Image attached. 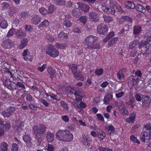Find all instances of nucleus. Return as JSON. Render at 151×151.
<instances>
[{"mask_svg": "<svg viewBox=\"0 0 151 151\" xmlns=\"http://www.w3.org/2000/svg\"><path fill=\"white\" fill-rule=\"evenodd\" d=\"M55 4L60 5H63L65 4V1L64 0H53Z\"/></svg>", "mask_w": 151, "mask_h": 151, "instance_id": "41", "label": "nucleus"}, {"mask_svg": "<svg viewBox=\"0 0 151 151\" xmlns=\"http://www.w3.org/2000/svg\"><path fill=\"white\" fill-rule=\"evenodd\" d=\"M46 53L52 57L55 58L58 56L59 53L57 50L52 47H48L46 51Z\"/></svg>", "mask_w": 151, "mask_h": 151, "instance_id": "5", "label": "nucleus"}, {"mask_svg": "<svg viewBox=\"0 0 151 151\" xmlns=\"http://www.w3.org/2000/svg\"><path fill=\"white\" fill-rule=\"evenodd\" d=\"M104 71V70L102 68H100L96 70L95 71V73L97 76L102 75Z\"/></svg>", "mask_w": 151, "mask_h": 151, "instance_id": "49", "label": "nucleus"}, {"mask_svg": "<svg viewBox=\"0 0 151 151\" xmlns=\"http://www.w3.org/2000/svg\"><path fill=\"white\" fill-rule=\"evenodd\" d=\"M98 137L101 139H103L106 136L105 133H97Z\"/></svg>", "mask_w": 151, "mask_h": 151, "instance_id": "60", "label": "nucleus"}, {"mask_svg": "<svg viewBox=\"0 0 151 151\" xmlns=\"http://www.w3.org/2000/svg\"><path fill=\"white\" fill-rule=\"evenodd\" d=\"M125 5L126 8L128 9H134L135 8V6L132 2L129 1L125 2Z\"/></svg>", "mask_w": 151, "mask_h": 151, "instance_id": "31", "label": "nucleus"}, {"mask_svg": "<svg viewBox=\"0 0 151 151\" xmlns=\"http://www.w3.org/2000/svg\"><path fill=\"white\" fill-rule=\"evenodd\" d=\"M40 17L38 15H36L33 17L31 19V22L34 24H38L41 21Z\"/></svg>", "mask_w": 151, "mask_h": 151, "instance_id": "19", "label": "nucleus"}, {"mask_svg": "<svg viewBox=\"0 0 151 151\" xmlns=\"http://www.w3.org/2000/svg\"><path fill=\"white\" fill-rule=\"evenodd\" d=\"M72 16L78 18L81 14V12L79 9L77 8H74L71 12Z\"/></svg>", "mask_w": 151, "mask_h": 151, "instance_id": "13", "label": "nucleus"}, {"mask_svg": "<svg viewBox=\"0 0 151 151\" xmlns=\"http://www.w3.org/2000/svg\"><path fill=\"white\" fill-rule=\"evenodd\" d=\"M144 101L142 102V105L144 106L145 104L149 103L150 104L151 101V99L149 96L144 95L142 96Z\"/></svg>", "mask_w": 151, "mask_h": 151, "instance_id": "21", "label": "nucleus"}, {"mask_svg": "<svg viewBox=\"0 0 151 151\" xmlns=\"http://www.w3.org/2000/svg\"><path fill=\"white\" fill-rule=\"evenodd\" d=\"M73 76L75 78L78 80H80L81 81H83L84 80V78L83 75L79 71L77 72Z\"/></svg>", "mask_w": 151, "mask_h": 151, "instance_id": "29", "label": "nucleus"}, {"mask_svg": "<svg viewBox=\"0 0 151 151\" xmlns=\"http://www.w3.org/2000/svg\"><path fill=\"white\" fill-rule=\"evenodd\" d=\"M63 24L64 26L67 27H70L72 25V23L69 20H64L63 23Z\"/></svg>", "mask_w": 151, "mask_h": 151, "instance_id": "43", "label": "nucleus"}, {"mask_svg": "<svg viewBox=\"0 0 151 151\" xmlns=\"http://www.w3.org/2000/svg\"><path fill=\"white\" fill-rule=\"evenodd\" d=\"M1 114L4 117L6 118L10 117L11 116V114L8 111H3L1 112Z\"/></svg>", "mask_w": 151, "mask_h": 151, "instance_id": "45", "label": "nucleus"}, {"mask_svg": "<svg viewBox=\"0 0 151 151\" xmlns=\"http://www.w3.org/2000/svg\"><path fill=\"white\" fill-rule=\"evenodd\" d=\"M81 22L85 24L86 22L87 17L86 16H81L79 18Z\"/></svg>", "mask_w": 151, "mask_h": 151, "instance_id": "55", "label": "nucleus"}, {"mask_svg": "<svg viewBox=\"0 0 151 151\" xmlns=\"http://www.w3.org/2000/svg\"><path fill=\"white\" fill-rule=\"evenodd\" d=\"M29 107L30 109L34 110H37L38 108L37 106L35 105L32 103L29 104Z\"/></svg>", "mask_w": 151, "mask_h": 151, "instance_id": "61", "label": "nucleus"}, {"mask_svg": "<svg viewBox=\"0 0 151 151\" xmlns=\"http://www.w3.org/2000/svg\"><path fill=\"white\" fill-rule=\"evenodd\" d=\"M28 42V40L24 38L21 41L20 44L19 46V49L24 48L27 45Z\"/></svg>", "mask_w": 151, "mask_h": 151, "instance_id": "24", "label": "nucleus"}, {"mask_svg": "<svg viewBox=\"0 0 151 151\" xmlns=\"http://www.w3.org/2000/svg\"><path fill=\"white\" fill-rule=\"evenodd\" d=\"M55 9V6L53 5H50L49 7L48 13L49 14H51L53 13Z\"/></svg>", "mask_w": 151, "mask_h": 151, "instance_id": "47", "label": "nucleus"}, {"mask_svg": "<svg viewBox=\"0 0 151 151\" xmlns=\"http://www.w3.org/2000/svg\"><path fill=\"white\" fill-rule=\"evenodd\" d=\"M25 33L21 30L18 31L16 33V37L18 38H20L25 36Z\"/></svg>", "mask_w": 151, "mask_h": 151, "instance_id": "33", "label": "nucleus"}, {"mask_svg": "<svg viewBox=\"0 0 151 151\" xmlns=\"http://www.w3.org/2000/svg\"><path fill=\"white\" fill-rule=\"evenodd\" d=\"M14 45V42L9 39L4 40L2 43V46L3 48L6 49L10 48Z\"/></svg>", "mask_w": 151, "mask_h": 151, "instance_id": "8", "label": "nucleus"}, {"mask_svg": "<svg viewBox=\"0 0 151 151\" xmlns=\"http://www.w3.org/2000/svg\"><path fill=\"white\" fill-rule=\"evenodd\" d=\"M103 18H104V21L106 23H109L113 21V18L112 17L110 16H107L104 14L102 16Z\"/></svg>", "mask_w": 151, "mask_h": 151, "instance_id": "23", "label": "nucleus"}, {"mask_svg": "<svg viewBox=\"0 0 151 151\" xmlns=\"http://www.w3.org/2000/svg\"><path fill=\"white\" fill-rule=\"evenodd\" d=\"M138 78L136 76H131L129 78V80L132 83L133 86L136 85L138 82Z\"/></svg>", "mask_w": 151, "mask_h": 151, "instance_id": "18", "label": "nucleus"}, {"mask_svg": "<svg viewBox=\"0 0 151 151\" xmlns=\"http://www.w3.org/2000/svg\"><path fill=\"white\" fill-rule=\"evenodd\" d=\"M108 29V27L106 25L101 23L97 26V31L99 34L105 35L107 33Z\"/></svg>", "mask_w": 151, "mask_h": 151, "instance_id": "4", "label": "nucleus"}, {"mask_svg": "<svg viewBox=\"0 0 151 151\" xmlns=\"http://www.w3.org/2000/svg\"><path fill=\"white\" fill-rule=\"evenodd\" d=\"M88 136L86 133H83L81 140V142L83 145H86L87 141L88 140Z\"/></svg>", "mask_w": 151, "mask_h": 151, "instance_id": "30", "label": "nucleus"}, {"mask_svg": "<svg viewBox=\"0 0 151 151\" xmlns=\"http://www.w3.org/2000/svg\"><path fill=\"white\" fill-rule=\"evenodd\" d=\"M106 131L108 132L110 131L111 132L114 130V128L113 126L111 125L109 126L107 128H106Z\"/></svg>", "mask_w": 151, "mask_h": 151, "instance_id": "64", "label": "nucleus"}, {"mask_svg": "<svg viewBox=\"0 0 151 151\" xmlns=\"http://www.w3.org/2000/svg\"><path fill=\"white\" fill-rule=\"evenodd\" d=\"M46 129V127L42 124H40L38 126H35L33 128L35 132H45Z\"/></svg>", "mask_w": 151, "mask_h": 151, "instance_id": "12", "label": "nucleus"}, {"mask_svg": "<svg viewBox=\"0 0 151 151\" xmlns=\"http://www.w3.org/2000/svg\"><path fill=\"white\" fill-rule=\"evenodd\" d=\"M136 8L137 10L142 13H144L146 12L145 8L140 4H137Z\"/></svg>", "mask_w": 151, "mask_h": 151, "instance_id": "39", "label": "nucleus"}, {"mask_svg": "<svg viewBox=\"0 0 151 151\" xmlns=\"http://www.w3.org/2000/svg\"><path fill=\"white\" fill-rule=\"evenodd\" d=\"M142 53L143 56L149 55L151 53V47L150 45L148 44V45L145 47L144 49L141 51Z\"/></svg>", "mask_w": 151, "mask_h": 151, "instance_id": "16", "label": "nucleus"}, {"mask_svg": "<svg viewBox=\"0 0 151 151\" xmlns=\"http://www.w3.org/2000/svg\"><path fill=\"white\" fill-rule=\"evenodd\" d=\"M67 90L68 92L71 94H74L76 97L83 95V92L82 90L78 88H73L70 86H69L67 88Z\"/></svg>", "mask_w": 151, "mask_h": 151, "instance_id": "3", "label": "nucleus"}, {"mask_svg": "<svg viewBox=\"0 0 151 151\" xmlns=\"http://www.w3.org/2000/svg\"><path fill=\"white\" fill-rule=\"evenodd\" d=\"M58 37L60 39L66 40L68 38V35L66 33L61 32L58 34Z\"/></svg>", "mask_w": 151, "mask_h": 151, "instance_id": "20", "label": "nucleus"}, {"mask_svg": "<svg viewBox=\"0 0 151 151\" xmlns=\"http://www.w3.org/2000/svg\"><path fill=\"white\" fill-rule=\"evenodd\" d=\"M122 19L124 21H127L130 23L132 22L133 21L132 19L130 17L127 16H122Z\"/></svg>", "mask_w": 151, "mask_h": 151, "instance_id": "46", "label": "nucleus"}, {"mask_svg": "<svg viewBox=\"0 0 151 151\" xmlns=\"http://www.w3.org/2000/svg\"><path fill=\"white\" fill-rule=\"evenodd\" d=\"M7 26L8 24L6 20L4 19H0V27L2 29H5Z\"/></svg>", "mask_w": 151, "mask_h": 151, "instance_id": "26", "label": "nucleus"}, {"mask_svg": "<svg viewBox=\"0 0 151 151\" xmlns=\"http://www.w3.org/2000/svg\"><path fill=\"white\" fill-rule=\"evenodd\" d=\"M117 40V37H115L112 38L108 42V45L109 46H111L115 43Z\"/></svg>", "mask_w": 151, "mask_h": 151, "instance_id": "42", "label": "nucleus"}, {"mask_svg": "<svg viewBox=\"0 0 151 151\" xmlns=\"http://www.w3.org/2000/svg\"><path fill=\"white\" fill-rule=\"evenodd\" d=\"M33 135L36 139L38 140H41L42 139V136L44 133H34Z\"/></svg>", "mask_w": 151, "mask_h": 151, "instance_id": "36", "label": "nucleus"}, {"mask_svg": "<svg viewBox=\"0 0 151 151\" xmlns=\"http://www.w3.org/2000/svg\"><path fill=\"white\" fill-rule=\"evenodd\" d=\"M70 68L72 70L73 73L74 75L77 72V70L78 67L76 65L72 64L70 66Z\"/></svg>", "mask_w": 151, "mask_h": 151, "instance_id": "38", "label": "nucleus"}, {"mask_svg": "<svg viewBox=\"0 0 151 151\" xmlns=\"http://www.w3.org/2000/svg\"><path fill=\"white\" fill-rule=\"evenodd\" d=\"M7 110L9 113L11 114V115H12V114L15 111L16 109L14 107L10 106L7 109Z\"/></svg>", "mask_w": 151, "mask_h": 151, "instance_id": "57", "label": "nucleus"}, {"mask_svg": "<svg viewBox=\"0 0 151 151\" xmlns=\"http://www.w3.org/2000/svg\"><path fill=\"white\" fill-rule=\"evenodd\" d=\"M40 13L43 15H45L47 13V11L44 7L40 8L39 10Z\"/></svg>", "mask_w": 151, "mask_h": 151, "instance_id": "53", "label": "nucleus"}, {"mask_svg": "<svg viewBox=\"0 0 151 151\" xmlns=\"http://www.w3.org/2000/svg\"><path fill=\"white\" fill-rule=\"evenodd\" d=\"M101 9L105 13L108 14H110L113 15L115 12L114 8H109L105 6L102 5Z\"/></svg>", "mask_w": 151, "mask_h": 151, "instance_id": "11", "label": "nucleus"}, {"mask_svg": "<svg viewBox=\"0 0 151 151\" xmlns=\"http://www.w3.org/2000/svg\"><path fill=\"white\" fill-rule=\"evenodd\" d=\"M15 32V29H14L12 28L10 29L6 37H10V36H12L14 34Z\"/></svg>", "mask_w": 151, "mask_h": 151, "instance_id": "51", "label": "nucleus"}, {"mask_svg": "<svg viewBox=\"0 0 151 151\" xmlns=\"http://www.w3.org/2000/svg\"><path fill=\"white\" fill-rule=\"evenodd\" d=\"M98 149L99 151H112L111 149L101 146H99L98 147Z\"/></svg>", "mask_w": 151, "mask_h": 151, "instance_id": "50", "label": "nucleus"}, {"mask_svg": "<svg viewBox=\"0 0 151 151\" xmlns=\"http://www.w3.org/2000/svg\"><path fill=\"white\" fill-rule=\"evenodd\" d=\"M140 94L136 93L134 95V97L136 100L138 101H140L141 100V98Z\"/></svg>", "mask_w": 151, "mask_h": 151, "instance_id": "62", "label": "nucleus"}, {"mask_svg": "<svg viewBox=\"0 0 151 151\" xmlns=\"http://www.w3.org/2000/svg\"><path fill=\"white\" fill-rule=\"evenodd\" d=\"M117 76L119 80H121L123 79L124 75L121 70H119L117 73Z\"/></svg>", "mask_w": 151, "mask_h": 151, "instance_id": "52", "label": "nucleus"}, {"mask_svg": "<svg viewBox=\"0 0 151 151\" xmlns=\"http://www.w3.org/2000/svg\"><path fill=\"white\" fill-rule=\"evenodd\" d=\"M98 40L97 37L90 35L86 37L83 42V43L88 49H99L101 48V45L97 43Z\"/></svg>", "mask_w": 151, "mask_h": 151, "instance_id": "1", "label": "nucleus"}, {"mask_svg": "<svg viewBox=\"0 0 151 151\" xmlns=\"http://www.w3.org/2000/svg\"><path fill=\"white\" fill-rule=\"evenodd\" d=\"M141 137V140L143 142H147L151 137V133H144Z\"/></svg>", "mask_w": 151, "mask_h": 151, "instance_id": "14", "label": "nucleus"}, {"mask_svg": "<svg viewBox=\"0 0 151 151\" xmlns=\"http://www.w3.org/2000/svg\"><path fill=\"white\" fill-rule=\"evenodd\" d=\"M144 37L146 38V41L149 42L151 41V29L147 30L146 33L144 35Z\"/></svg>", "mask_w": 151, "mask_h": 151, "instance_id": "17", "label": "nucleus"}, {"mask_svg": "<svg viewBox=\"0 0 151 151\" xmlns=\"http://www.w3.org/2000/svg\"><path fill=\"white\" fill-rule=\"evenodd\" d=\"M137 49H134L130 52V56L132 57H134L137 53Z\"/></svg>", "mask_w": 151, "mask_h": 151, "instance_id": "63", "label": "nucleus"}, {"mask_svg": "<svg viewBox=\"0 0 151 151\" xmlns=\"http://www.w3.org/2000/svg\"><path fill=\"white\" fill-rule=\"evenodd\" d=\"M25 134L24 135L22 138L24 142L26 143L27 147H31L32 145L33 141L32 138L29 134V133L26 134V133H25Z\"/></svg>", "mask_w": 151, "mask_h": 151, "instance_id": "7", "label": "nucleus"}, {"mask_svg": "<svg viewBox=\"0 0 151 151\" xmlns=\"http://www.w3.org/2000/svg\"><path fill=\"white\" fill-rule=\"evenodd\" d=\"M133 28L134 34L135 35L138 34L142 30L141 27L139 26H135Z\"/></svg>", "mask_w": 151, "mask_h": 151, "instance_id": "35", "label": "nucleus"}, {"mask_svg": "<svg viewBox=\"0 0 151 151\" xmlns=\"http://www.w3.org/2000/svg\"><path fill=\"white\" fill-rule=\"evenodd\" d=\"M139 41L138 40H136L131 42L129 45V49H132L138 43Z\"/></svg>", "mask_w": 151, "mask_h": 151, "instance_id": "40", "label": "nucleus"}, {"mask_svg": "<svg viewBox=\"0 0 151 151\" xmlns=\"http://www.w3.org/2000/svg\"><path fill=\"white\" fill-rule=\"evenodd\" d=\"M8 147V145L6 142H2L0 144V151H7Z\"/></svg>", "mask_w": 151, "mask_h": 151, "instance_id": "25", "label": "nucleus"}, {"mask_svg": "<svg viewBox=\"0 0 151 151\" xmlns=\"http://www.w3.org/2000/svg\"><path fill=\"white\" fill-rule=\"evenodd\" d=\"M47 71L49 75L50 78L51 79H53L55 77V70L53 69L52 67H49L48 68Z\"/></svg>", "mask_w": 151, "mask_h": 151, "instance_id": "15", "label": "nucleus"}, {"mask_svg": "<svg viewBox=\"0 0 151 151\" xmlns=\"http://www.w3.org/2000/svg\"><path fill=\"white\" fill-rule=\"evenodd\" d=\"M46 66L47 64H44L42 66L38 67L37 69L41 72H42L44 70L45 68L46 67Z\"/></svg>", "mask_w": 151, "mask_h": 151, "instance_id": "58", "label": "nucleus"}, {"mask_svg": "<svg viewBox=\"0 0 151 151\" xmlns=\"http://www.w3.org/2000/svg\"><path fill=\"white\" fill-rule=\"evenodd\" d=\"M79 9L85 12H88L89 10V7L88 5L86 4L82 3L80 2L77 3Z\"/></svg>", "mask_w": 151, "mask_h": 151, "instance_id": "9", "label": "nucleus"}, {"mask_svg": "<svg viewBox=\"0 0 151 151\" xmlns=\"http://www.w3.org/2000/svg\"><path fill=\"white\" fill-rule=\"evenodd\" d=\"M112 95L110 93L107 94L105 96L104 99V103L108 102L110 101L112 99Z\"/></svg>", "mask_w": 151, "mask_h": 151, "instance_id": "27", "label": "nucleus"}, {"mask_svg": "<svg viewBox=\"0 0 151 151\" xmlns=\"http://www.w3.org/2000/svg\"><path fill=\"white\" fill-rule=\"evenodd\" d=\"M130 140L131 142L134 143H136L138 145H139L140 143V141L134 135H131L130 136Z\"/></svg>", "mask_w": 151, "mask_h": 151, "instance_id": "37", "label": "nucleus"}, {"mask_svg": "<svg viewBox=\"0 0 151 151\" xmlns=\"http://www.w3.org/2000/svg\"><path fill=\"white\" fill-rule=\"evenodd\" d=\"M46 138L48 142H51L54 139V135L52 133H48L47 134Z\"/></svg>", "mask_w": 151, "mask_h": 151, "instance_id": "32", "label": "nucleus"}, {"mask_svg": "<svg viewBox=\"0 0 151 151\" xmlns=\"http://www.w3.org/2000/svg\"><path fill=\"white\" fill-rule=\"evenodd\" d=\"M18 145L16 143H13L12 145V151H18Z\"/></svg>", "mask_w": 151, "mask_h": 151, "instance_id": "59", "label": "nucleus"}, {"mask_svg": "<svg viewBox=\"0 0 151 151\" xmlns=\"http://www.w3.org/2000/svg\"><path fill=\"white\" fill-rule=\"evenodd\" d=\"M66 46L65 44L57 43L55 44V47L58 49H64Z\"/></svg>", "mask_w": 151, "mask_h": 151, "instance_id": "44", "label": "nucleus"}, {"mask_svg": "<svg viewBox=\"0 0 151 151\" xmlns=\"http://www.w3.org/2000/svg\"><path fill=\"white\" fill-rule=\"evenodd\" d=\"M136 114L135 112H133L131 114L129 117L126 119V121L129 123L133 122L135 120Z\"/></svg>", "mask_w": 151, "mask_h": 151, "instance_id": "22", "label": "nucleus"}, {"mask_svg": "<svg viewBox=\"0 0 151 151\" xmlns=\"http://www.w3.org/2000/svg\"><path fill=\"white\" fill-rule=\"evenodd\" d=\"M0 119V132H4L6 131L10 127V123L8 122H5Z\"/></svg>", "mask_w": 151, "mask_h": 151, "instance_id": "6", "label": "nucleus"}, {"mask_svg": "<svg viewBox=\"0 0 151 151\" xmlns=\"http://www.w3.org/2000/svg\"><path fill=\"white\" fill-rule=\"evenodd\" d=\"M17 87V83H16L14 82H12L11 83V84L10 86H9V89L13 90L16 89Z\"/></svg>", "mask_w": 151, "mask_h": 151, "instance_id": "54", "label": "nucleus"}, {"mask_svg": "<svg viewBox=\"0 0 151 151\" xmlns=\"http://www.w3.org/2000/svg\"><path fill=\"white\" fill-rule=\"evenodd\" d=\"M45 148L47 151H54V148L53 145L49 144H48L47 148H46V147H45Z\"/></svg>", "mask_w": 151, "mask_h": 151, "instance_id": "56", "label": "nucleus"}, {"mask_svg": "<svg viewBox=\"0 0 151 151\" xmlns=\"http://www.w3.org/2000/svg\"><path fill=\"white\" fill-rule=\"evenodd\" d=\"M49 25V22L47 20L45 19V20L42 22L38 26L40 28L46 27Z\"/></svg>", "mask_w": 151, "mask_h": 151, "instance_id": "34", "label": "nucleus"}, {"mask_svg": "<svg viewBox=\"0 0 151 151\" xmlns=\"http://www.w3.org/2000/svg\"><path fill=\"white\" fill-rule=\"evenodd\" d=\"M56 137L59 140L69 142L73 138L71 133H56Z\"/></svg>", "mask_w": 151, "mask_h": 151, "instance_id": "2", "label": "nucleus"}, {"mask_svg": "<svg viewBox=\"0 0 151 151\" xmlns=\"http://www.w3.org/2000/svg\"><path fill=\"white\" fill-rule=\"evenodd\" d=\"M149 42L145 41H142L139 43V47L140 49H141V51L142 49L145 48V46H147L148 45V43Z\"/></svg>", "mask_w": 151, "mask_h": 151, "instance_id": "28", "label": "nucleus"}, {"mask_svg": "<svg viewBox=\"0 0 151 151\" xmlns=\"http://www.w3.org/2000/svg\"><path fill=\"white\" fill-rule=\"evenodd\" d=\"M135 101L133 97H130L129 100L128 101V104L129 105H131V107L133 108L134 106V105L133 104Z\"/></svg>", "mask_w": 151, "mask_h": 151, "instance_id": "48", "label": "nucleus"}, {"mask_svg": "<svg viewBox=\"0 0 151 151\" xmlns=\"http://www.w3.org/2000/svg\"><path fill=\"white\" fill-rule=\"evenodd\" d=\"M90 20L95 22H98L99 20V15L95 12H91L88 14Z\"/></svg>", "mask_w": 151, "mask_h": 151, "instance_id": "10", "label": "nucleus"}]
</instances>
